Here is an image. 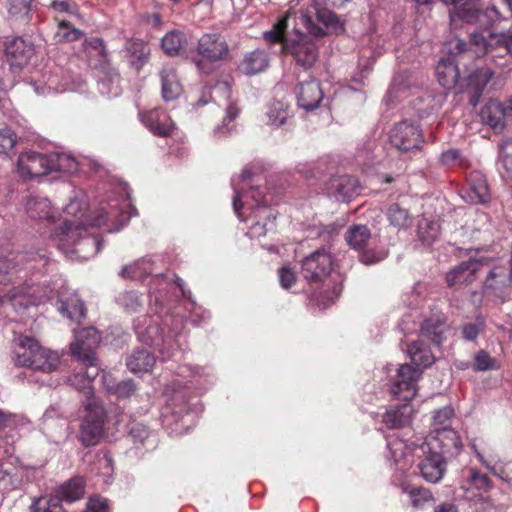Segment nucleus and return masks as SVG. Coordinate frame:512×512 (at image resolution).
<instances>
[{
  "label": "nucleus",
  "instance_id": "f257e3e1",
  "mask_svg": "<svg viewBox=\"0 0 512 512\" xmlns=\"http://www.w3.org/2000/svg\"><path fill=\"white\" fill-rule=\"evenodd\" d=\"M121 198L110 199L102 203L93 216L86 215L87 195L82 190L75 191L74 196L64 208V220L56 229L53 240L59 249L70 259L81 261L94 257L102 248L99 237L79 239L88 227H107L108 232L122 229L137 210L129 200L128 192L123 186L119 187Z\"/></svg>",
  "mask_w": 512,
  "mask_h": 512
},
{
  "label": "nucleus",
  "instance_id": "f03ea898",
  "mask_svg": "<svg viewBox=\"0 0 512 512\" xmlns=\"http://www.w3.org/2000/svg\"><path fill=\"white\" fill-rule=\"evenodd\" d=\"M289 16L290 14L287 13L281 17L271 30L263 33V37L268 43H280L284 56L290 57L295 65L303 70H309L319 58L320 38L325 36V32L322 27L314 23L311 16L302 13L299 20L308 33L298 29L289 33L287 32Z\"/></svg>",
  "mask_w": 512,
  "mask_h": 512
},
{
  "label": "nucleus",
  "instance_id": "7ed1b4c3",
  "mask_svg": "<svg viewBox=\"0 0 512 512\" xmlns=\"http://www.w3.org/2000/svg\"><path fill=\"white\" fill-rule=\"evenodd\" d=\"M149 306H151L149 304ZM150 310L152 316L144 315L134 321V330L140 342L155 347L161 354L163 361L176 359L180 354L179 337L183 327V320L171 314L161 316L163 311L162 300L156 304L152 301Z\"/></svg>",
  "mask_w": 512,
  "mask_h": 512
},
{
  "label": "nucleus",
  "instance_id": "20e7f679",
  "mask_svg": "<svg viewBox=\"0 0 512 512\" xmlns=\"http://www.w3.org/2000/svg\"><path fill=\"white\" fill-rule=\"evenodd\" d=\"M251 178V171L248 168L242 170L238 176L231 178L233 187V210L239 220L253 222L249 228L248 235L251 238H260L275 228L276 214L269 207V201L259 187H251L249 192H244L241 184Z\"/></svg>",
  "mask_w": 512,
  "mask_h": 512
},
{
  "label": "nucleus",
  "instance_id": "39448f33",
  "mask_svg": "<svg viewBox=\"0 0 512 512\" xmlns=\"http://www.w3.org/2000/svg\"><path fill=\"white\" fill-rule=\"evenodd\" d=\"M389 461H392L396 468L403 474L412 465V459L418 460L417 467L422 478L436 484L440 482L446 472V460L438 450L435 449L427 440L420 443L413 441L407 444L399 438H393L387 441Z\"/></svg>",
  "mask_w": 512,
  "mask_h": 512
},
{
  "label": "nucleus",
  "instance_id": "423d86ee",
  "mask_svg": "<svg viewBox=\"0 0 512 512\" xmlns=\"http://www.w3.org/2000/svg\"><path fill=\"white\" fill-rule=\"evenodd\" d=\"M13 361L19 367L50 373L58 369L60 355L43 347L33 337L19 335L14 338Z\"/></svg>",
  "mask_w": 512,
  "mask_h": 512
},
{
  "label": "nucleus",
  "instance_id": "0eeeda50",
  "mask_svg": "<svg viewBox=\"0 0 512 512\" xmlns=\"http://www.w3.org/2000/svg\"><path fill=\"white\" fill-rule=\"evenodd\" d=\"M84 50L87 54L89 65L99 73V92L108 97L118 96L120 94V77L117 71L110 66L103 39L99 37L86 39Z\"/></svg>",
  "mask_w": 512,
  "mask_h": 512
},
{
  "label": "nucleus",
  "instance_id": "6e6552de",
  "mask_svg": "<svg viewBox=\"0 0 512 512\" xmlns=\"http://www.w3.org/2000/svg\"><path fill=\"white\" fill-rule=\"evenodd\" d=\"M196 53L191 62L200 74L210 75L216 70V64L229 58L230 48L222 34L210 32L198 39Z\"/></svg>",
  "mask_w": 512,
  "mask_h": 512
},
{
  "label": "nucleus",
  "instance_id": "1a4fd4ad",
  "mask_svg": "<svg viewBox=\"0 0 512 512\" xmlns=\"http://www.w3.org/2000/svg\"><path fill=\"white\" fill-rule=\"evenodd\" d=\"M442 1L446 5L453 6L449 11L451 23L461 19L466 23L478 25L480 28H488L502 17L495 4L483 9L480 0Z\"/></svg>",
  "mask_w": 512,
  "mask_h": 512
},
{
  "label": "nucleus",
  "instance_id": "9d476101",
  "mask_svg": "<svg viewBox=\"0 0 512 512\" xmlns=\"http://www.w3.org/2000/svg\"><path fill=\"white\" fill-rule=\"evenodd\" d=\"M156 261L152 257H143L130 265L124 266L120 275L123 278H131L144 281L149 279V298L150 305L152 301L157 304L162 298V292L171 285L162 273L156 272Z\"/></svg>",
  "mask_w": 512,
  "mask_h": 512
},
{
  "label": "nucleus",
  "instance_id": "9b49d317",
  "mask_svg": "<svg viewBox=\"0 0 512 512\" xmlns=\"http://www.w3.org/2000/svg\"><path fill=\"white\" fill-rule=\"evenodd\" d=\"M492 487L489 477L478 469L466 467L461 471L459 488L467 501L487 507L493 506L489 496Z\"/></svg>",
  "mask_w": 512,
  "mask_h": 512
},
{
  "label": "nucleus",
  "instance_id": "f8f14e48",
  "mask_svg": "<svg viewBox=\"0 0 512 512\" xmlns=\"http://www.w3.org/2000/svg\"><path fill=\"white\" fill-rule=\"evenodd\" d=\"M86 416L83 418L79 431V441L85 447L97 445L104 435L106 412L98 400L84 402Z\"/></svg>",
  "mask_w": 512,
  "mask_h": 512
},
{
  "label": "nucleus",
  "instance_id": "ddd939ff",
  "mask_svg": "<svg viewBox=\"0 0 512 512\" xmlns=\"http://www.w3.org/2000/svg\"><path fill=\"white\" fill-rule=\"evenodd\" d=\"M395 371L396 374L388 384V392L394 399L409 402L416 395V384L422 375V370L405 363L401 364Z\"/></svg>",
  "mask_w": 512,
  "mask_h": 512
},
{
  "label": "nucleus",
  "instance_id": "4468645a",
  "mask_svg": "<svg viewBox=\"0 0 512 512\" xmlns=\"http://www.w3.org/2000/svg\"><path fill=\"white\" fill-rule=\"evenodd\" d=\"M389 139L400 151L419 150L424 142L420 126L408 120L396 123L389 133Z\"/></svg>",
  "mask_w": 512,
  "mask_h": 512
},
{
  "label": "nucleus",
  "instance_id": "2eb2a0df",
  "mask_svg": "<svg viewBox=\"0 0 512 512\" xmlns=\"http://www.w3.org/2000/svg\"><path fill=\"white\" fill-rule=\"evenodd\" d=\"M332 268V257L325 248H322L302 260L300 273L306 281L318 283L331 274Z\"/></svg>",
  "mask_w": 512,
  "mask_h": 512
},
{
  "label": "nucleus",
  "instance_id": "dca6fc26",
  "mask_svg": "<svg viewBox=\"0 0 512 512\" xmlns=\"http://www.w3.org/2000/svg\"><path fill=\"white\" fill-rule=\"evenodd\" d=\"M101 341L98 331L94 327H87L75 332V340L70 345L73 356L77 357L85 366L95 363L94 350Z\"/></svg>",
  "mask_w": 512,
  "mask_h": 512
},
{
  "label": "nucleus",
  "instance_id": "f3484780",
  "mask_svg": "<svg viewBox=\"0 0 512 512\" xmlns=\"http://www.w3.org/2000/svg\"><path fill=\"white\" fill-rule=\"evenodd\" d=\"M139 119L153 135L158 137H171L177 130L172 118L162 108L139 112Z\"/></svg>",
  "mask_w": 512,
  "mask_h": 512
},
{
  "label": "nucleus",
  "instance_id": "a211bd4d",
  "mask_svg": "<svg viewBox=\"0 0 512 512\" xmlns=\"http://www.w3.org/2000/svg\"><path fill=\"white\" fill-rule=\"evenodd\" d=\"M49 164V154L28 151L19 156L17 171L22 178L32 179L51 173Z\"/></svg>",
  "mask_w": 512,
  "mask_h": 512
},
{
  "label": "nucleus",
  "instance_id": "6ab92c4d",
  "mask_svg": "<svg viewBox=\"0 0 512 512\" xmlns=\"http://www.w3.org/2000/svg\"><path fill=\"white\" fill-rule=\"evenodd\" d=\"M5 55L11 69H21L34 55V44L29 39L14 37L6 44Z\"/></svg>",
  "mask_w": 512,
  "mask_h": 512
},
{
  "label": "nucleus",
  "instance_id": "aec40b11",
  "mask_svg": "<svg viewBox=\"0 0 512 512\" xmlns=\"http://www.w3.org/2000/svg\"><path fill=\"white\" fill-rule=\"evenodd\" d=\"M326 190L328 195L337 201L349 202L359 194V184L353 176L336 175L327 182Z\"/></svg>",
  "mask_w": 512,
  "mask_h": 512
},
{
  "label": "nucleus",
  "instance_id": "412c9836",
  "mask_svg": "<svg viewBox=\"0 0 512 512\" xmlns=\"http://www.w3.org/2000/svg\"><path fill=\"white\" fill-rule=\"evenodd\" d=\"M215 99L223 97L226 104V114L221 125L214 130L215 135L222 137L230 134L234 125L231 123L237 118L239 109L231 101V87L228 82H219L214 86Z\"/></svg>",
  "mask_w": 512,
  "mask_h": 512
},
{
  "label": "nucleus",
  "instance_id": "4be33fe9",
  "mask_svg": "<svg viewBox=\"0 0 512 512\" xmlns=\"http://www.w3.org/2000/svg\"><path fill=\"white\" fill-rule=\"evenodd\" d=\"M448 330L447 317L440 311H432L420 326V333L423 337L431 340L434 344L440 345L445 340V333Z\"/></svg>",
  "mask_w": 512,
  "mask_h": 512
},
{
  "label": "nucleus",
  "instance_id": "5701e85b",
  "mask_svg": "<svg viewBox=\"0 0 512 512\" xmlns=\"http://www.w3.org/2000/svg\"><path fill=\"white\" fill-rule=\"evenodd\" d=\"M493 76L494 71L489 67L477 68L468 75L465 91L469 96V103L473 107L479 103L488 82Z\"/></svg>",
  "mask_w": 512,
  "mask_h": 512
},
{
  "label": "nucleus",
  "instance_id": "b1692460",
  "mask_svg": "<svg viewBox=\"0 0 512 512\" xmlns=\"http://www.w3.org/2000/svg\"><path fill=\"white\" fill-rule=\"evenodd\" d=\"M298 106L306 111H313L319 107L324 94L318 81L315 79L302 82L296 90Z\"/></svg>",
  "mask_w": 512,
  "mask_h": 512
},
{
  "label": "nucleus",
  "instance_id": "393cba45",
  "mask_svg": "<svg viewBox=\"0 0 512 512\" xmlns=\"http://www.w3.org/2000/svg\"><path fill=\"white\" fill-rule=\"evenodd\" d=\"M465 201L471 204H486L491 195L485 175L480 171H472L468 178V188L463 195Z\"/></svg>",
  "mask_w": 512,
  "mask_h": 512
},
{
  "label": "nucleus",
  "instance_id": "a878e982",
  "mask_svg": "<svg viewBox=\"0 0 512 512\" xmlns=\"http://www.w3.org/2000/svg\"><path fill=\"white\" fill-rule=\"evenodd\" d=\"M485 263V258L463 261L447 273L446 282L448 286L452 287L460 284L471 283L475 278V273Z\"/></svg>",
  "mask_w": 512,
  "mask_h": 512
},
{
  "label": "nucleus",
  "instance_id": "bb28decb",
  "mask_svg": "<svg viewBox=\"0 0 512 512\" xmlns=\"http://www.w3.org/2000/svg\"><path fill=\"white\" fill-rule=\"evenodd\" d=\"M481 122L494 131L501 132L506 127L503 103L496 98L488 99L479 111Z\"/></svg>",
  "mask_w": 512,
  "mask_h": 512
},
{
  "label": "nucleus",
  "instance_id": "cd10ccee",
  "mask_svg": "<svg viewBox=\"0 0 512 512\" xmlns=\"http://www.w3.org/2000/svg\"><path fill=\"white\" fill-rule=\"evenodd\" d=\"M436 434L433 439L427 441L444 457L453 456L460 452L462 444L454 429L433 430Z\"/></svg>",
  "mask_w": 512,
  "mask_h": 512
},
{
  "label": "nucleus",
  "instance_id": "c85d7f7f",
  "mask_svg": "<svg viewBox=\"0 0 512 512\" xmlns=\"http://www.w3.org/2000/svg\"><path fill=\"white\" fill-rule=\"evenodd\" d=\"M32 86L38 95L48 96L59 92H64L68 89L65 83L60 81L57 71L45 70L39 76L32 79Z\"/></svg>",
  "mask_w": 512,
  "mask_h": 512
},
{
  "label": "nucleus",
  "instance_id": "c756f323",
  "mask_svg": "<svg viewBox=\"0 0 512 512\" xmlns=\"http://www.w3.org/2000/svg\"><path fill=\"white\" fill-rule=\"evenodd\" d=\"M496 38L497 34L490 33L488 37H485L482 33L474 32L471 34L470 45L475 47L477 56L489 55L496 66L505 67L506 63L501 61L502 55L496 53Z\"/></svg>",
  "mask_w": 512,
  "mask_h": 512
},
{
  "label": "nucleus",
  "instance_id": "7c9ffc66",
  "mask_svg": "<svg viewBox=\"0 0 512 512\" xmlns=\"http://www.w3.org/2000/svg\"><path fill=\"white\" fill-rule=\"evenodd\" d=\"M269 63V53L264 49H255L244 55L239 69L243 74L252 76L265 71Z\"/></svg>",
  "mask_w": 512,
  "mask_h": 512
},
{
  "label": "nucleus",
  "instance_id": "2f4dec72",
  "mask_svg": "<svg viewBox=\"0 0 512 512\" xmlns=\"http://www.w3.org/2000/svg\"><path fill=\"white\" fill-rule=\"evenodd\" d=\"M392 482L400 487L402 493L408 495L411 505L416 509H422L427 503L434 501L432 492L427 488L413 486L404 480H398L397 475L393 477Z\"/></svg>",
  "mask_w": 512,
  "mask_h": 512
},
{
  "label": "nucleus",
  "instance_id": "473e14b6",
  "mask_svg": "<svg viewBox=\"0 0 512 512\" xmlns=\"http://www.w3.org/2000/svg\"><path fill=\"white\" fill-rule=\"evenodd\" d=\"M458 60L455 57L449 56L440 59L436 65V76L438 82L445 89L453 88L459 81L460 73L457 65Z\"/></svg>",
  "mask_w": 512,
  "mask_h": 512
},
{
  "label": "nucleus",
  "instance_id": "72a5a7b5",
  "mask_svg": "<svg viewBox=\"0 0 512 512\" xmlns=\"http://www.w3.org/2000/svg\"><path fill=\"white\" fill-rule=\"evenodd\" d=\"M98 373L99 369L95 363H93V366H86L85 372L75 373L69 378V383L71 386L81 391L85 395L86 399L83 401V403L97 400L94 397L92 382L97 377Z\"/></svg>",
  "mask_w": 512,
  "mask_h": 512
},
{
  "label": "nucleus",
  "instance_id": "f704fd0d",
  "mask_svg": "<svg viewBox=\"0 0 512 512\" xmlns=\"http://www.w3.org/2000/svg\"><path fill=\"white\" fill-rule=\"evenodd\" d=\"M510 284H512L510 273L507 275L503 267H495L489 272L484 282V291L503 297Z\"/></svg>",
  "mask_w": 512,
  "mask_h": 512
},
{
  "label": "nucleus",
  "instance_id": "c9c22d12",
  "mask_svg": "<svg viewBox=\"0 0 512 512\" xmlns=\"http://www.w3.org/2000/svg\"><path fill=\"white\" fill-rule=\"evenodd\" d=\"M162 84V97L165 101H172L178 98L182 92L176 70L171 66H165L160 72Z\"/></svg>",
  "mask_w": 512,
  "mask_h": 512
},
{
  "label": "nucleus",
  "instance_id": "e433bc0d",
  "mask_svg": "<svg viewBox=\"0 0 512 512\" xmlns=\"http://www.w3.org/2000/svg\"><path fill=\"white\" fill-rule=\"evenodd\" d=\"M58 311L62 316L74 322H79L86 315V307L77 294L59 299Z\"/></svg>",
  "mask_w": 512,
  "mask_h": 512
},
{
  "label": "nucleus",
  "instance_id": "4c0bfd02",
  "mask_svg": "<svg viewBox=\"0 0 512 512\" xmlns=\"http://www.w3.org/2000/svg\"><path fill=\"white\" fill-rule=\"evenodd\" d=\"M25 211L32 219H51L53 217L50 200L41 195H30L25 202Z\"/></svg>",
  "mask_w": 512,
  "mask_h": 512
},
{
  "label": "nucleus",
  "instance_id": "58836bf2",
  "mask_svg": "<svg viewBox=\"0 0 512 512\" xmlns=\"http://www.w3.org/2000/svg\"><path fill=\"white\" fill-rule=\"evenodd\" d=\"M165 395L172 414L179 416L183 411L187 412V398L181 380L177 379L172 384L168 385L165 389Z\"/></svg>",
  "mask_w": 512,
  "mask_h": 512
},
{
  "label": "nucleus",
  "instance_id": "ea45409f",
  "mask_svg": "<svg viewBox=\"0 0 512 512\" xmlns=\"http://www.w3.org/2000/svg\"><path fill=\"white\" fill-rule=\"evenodd\" d=\"M412 409L409 405L390 406L382 415V423L388 429H399L410 422Z\"/></svg>",
  "mask_w": 512,
  "mask_h": 512
},
{
  "label": "nucleus",
  "instance_id": "a19ab883",
  "mask_svg": "<svg viewBox=\"0 0 512 512\" xmlns=\"http://www.w3.org/2000/svg\"><path fill=\"white\" fill-rule=\"evenodd\" d=\"M163 51L169 56H179L188 47V39L184 32L172 30L166 33L161 40Z\"/></svg>",
  "mask_w": 512,
  "mask_h": 512
},
{
  "label": "nucleus",
  "instance_id": "79ce46f5",
  "mask_svg": "<svg viewBox=\"0 0 512 512\" xmlns=\"http://www.w3.org/2000/svg\"><path fill=\"white\" fill-rule=\"evenodd\" d=\"M407 352L415 368H420L421 370L429 367L435 361L430 348L422 340L412 342L408 346Z\"/></svg>",
  "mask_w": 512,
  "mask_h": 512
},
{
  "label": "nucleus",
  "instance_id": "37998d69",
  "mask_svg": "<svg viewBox=\"0 0 512 512\" xmlns=\"http://www.w3.org/2000/svg\"><path fill=\"white\" fill-rule=\"evenodd\" d=\"M51 172L74 174L79 170L78 160L70 153L52 152L49 154Z\"/></svg>",
  "mask_w": 512,
  "mask_h": 512
},
{
  "label": "nucleus",
  "instance_id": "c03bdc74",
  "mask_svg": "<svg viewBox=\"0 0 512 512\" xmlns=\"http://www.w3.org/2000/svg\"><path fill=\"white\" fill-rule=\"evenodd\" d=\"M155 364V357L146 349H136L128 357L126 365L132 373H146Z\"/></svg>",
  "mask_w": 512,
  "mask_h": 512
},
{
  "label": "nucleus",
  "instance_id": "a18cd8bd",
  "mask_svg": "<svg viewBox=\"0 0 512 512\" xmlns=\"http://www.w3.org/2000/svg\"><path fill=\"white\" fill-rule=\"evenodd\" d=\"M177 284L182 291V294L185 298L184 308L189 312V320L194 326L202 325L206 320L210 318V314L208 311L204 310L201 306L197 305L191 299V292H186L183 288V281L180 278H177Z\"/></svg>",
  "mask_w": 512,
  "mask_h": 512
},
{
  "label": "nucleus",
  "instance_id": "49530a36",
  "mask_svg": "<svg viewBox=\"0 0 512 512\" xmlns=\"http://www.w3.org/2000/svg\"><path fill=\"white\" fill-rule=\"evenodd\" d=\"M102 383L109 394L120 399L129 398L136 391V384L132 380L116 382L110 375H103Z\"/></svg>",
  "mask_w": 512,
  "mask_h": 512
},
{
  "label": "nucleus",
  "instance_id": "de8ad7c7",
  "mask_svg": "<svg viewBox=\"0 0 512 512\" xmlns=\"http://www.w3.org/2000/svg\"><path fill=\"white\" fill-rule=\"evenodd\" d=\"M61 501L72 503L81 499L84 495V481L76 477L61 485L56 494Z\"/></svg>",
  "mask_w": 512,
  "mask_h": 512
},
{
  "label": "nucleus",
  "instance_id": "09e8293b",
  "mask_svg": "<svg viewBox=\"0 0 512 512\" xmlns=\"http://www.w3.org/2000/svg\"><path fill=\"white\" fill-rule=\"evenodd\" d=\"M126 50L131 57V64L136 69H139L144 64L150 52L147 44L140 39L128 40L126 42Z\"/></svg>",
  "mask_w": 512,
  "mask_h": 512
},
{
  "label": "nucleus",
  "instance_id": "8fccbe9b",
  "mask_svg": "<svg viewBox=\"0 0 512 512\" xmlns=\"http://www.w3.org/2000/svg\"><path fill=\"white\" fill-rule=\"evenodd\" d=\"M371 238L370 230L365 225H354L345 235L346 242L355 250H361Z\"/></svg>",
  "mask_w": 512,
  "mask_h": 512
},
{
  "label": "nucleus",
  "instance_id": "3c124183",
  "mask_svg": "<svg viewBox=\"0 0 512 512\" xmlns=\"http://www.w3.org/2000/svg\"><path fill=\"white\" fill-rule=\"evenodd\" d=\"M417 234L426 245H431L440 235V225L437 221L423 217L418 222Z\"/></svg>",
  "mask_w": 512,
  "mask_h": 512
},
{
  "label": "nucleus",
  "instance_id": "603ef678",
  "mask_svg": "<svg viewBox=\"0 0 512 512\" xmlns=\"http://www.w3.org/2000/svg\"><path fill=\"white\" fill-rule=\"evenodd\" d=\"M30 509L32 512H65L62 501L57 495L34 498Z\"/></svg>",
  "mask_w": 512,
  "mask_h": 512
},
{
  "label": "nucleus",
  "instance_id": "864d4df0",
  "mask_svg": "<svg viewBox=\"0 0 512 512\" xmlns=\"http://www.w3.org/2000/svg\"><path fill=\"white\" fill-rule=\"evenodd\" d=\"M317 20L324 26L325 35L328 33L341 34L344 32V25L338 16L328 9H319L316 13Z\"/></svg>",
  "mask_w": 512,
  "mask_h": 512
},
{
  "label": "nucleus",
  "instance_id": "5fc2aeb1",
  "mask_svg": "<svg viewBox=\"0 0 512 512\" xmlns=\"http://www.w3.org/2000/svg\"><path fill=\"white\" fill-rule=\"evenodd\" d=\"M387 219L390 225L398 229H406L412 224V217L407 209L402 208L399 204H392L387 210Z\"/></svg>",
  "mask_w": 512,
  "mask_h": 512
},
{
  "label": "nucleus",
  "instance_id": "6e6d98bb",
  "mask_svg": "<svg viewBox=\"0 0 512 512\" xmlns=\"http://www.w3.org/2000/svg\"><path fill=\"white\" fill-rule=\"evenodd\" d=\"M470 447L474 451L478 461L487 468L493 475H495L497 478L502 480L503 482L507 483L512 488V471H509L505 468H497L496 466L492 465L490 461H488L483 453L477 448L475 442L470 443Z\"/></svg>",
  "mask_w": 512,
  "mask_h": 512
},
{
  "label": "nucleus",
  "instance_id": "4d7b16f0",
  "mask_svg": "<svg viewBox=\"0 0 512 512\" xmlns=\"http://www.w3.org/2000/svg\"><path fill=\"white\" fill-rule=\"evenodd\" d=\"M268 123L273 127H280L289 118L288 107L281 101H274L270 104L268 112Z\"/></svg>",
  "mask_w": 512,
  "mask_h": 512
},
{
  "label": "nucleus",
  "instance_id": "13d9d810",
  "mask_svg": "<svg viewBox=\"0 0 512 512\" xmlns=\"http://www.w3.org/2000/svg\"><path fill=\"white\" fill-rule=\"evenodd\" d=\"M486 321L483 316L478 315L473 321L464 323L461 327L462 338L466 341H474L485 331Z\"/></svg>",
  "mask_w": 512,
  "mask_h": 512
},
{
  "label": "nucleus",
  "instance_id": "bf43d9fd",
  "mask_svg": "<svg viewBox=\"0 0 512 512\" xmlns=\"http://www.w3.org/2000/svg\"><path fill=\"white\" fill-rule=\"evenodd\" d=\"M117 303L124 308L125 311L133 313L143 304V298L135 291H125L118 295Z\"/></svg>",
  "mask_w": 512,
  "mask_h": 512
},
{
  "label": "nucleus",
  "instance_id": "052dcab7",
  "mask_svg": "<svg viewBox=\"0 0 512 512\" xmlns=\"http://www.w3.org/2000/svg\"><path fill=\"white\" fill-rule=\"evenodd\" d=\"M411 83L404 74H397L393 78L392 85L386 95L387 100L403 99L406 90L410 89Z\"/></svg>",
  "mask_w": 512,
  "mask_h": 512
},
{
  "label": "nucleus",
  "instance_id": "680f3d73",
  "mask_svg": "<svg viewBox=\"0 0 512 512\" xmlns=\"http://www.w3.org/2000/svg\"><path fill=\"white\" fill-rule=\"evenodd\" d=\"M30 421L21 415H16L12 413H7L0 410V429L4 428H15L22 429L25 427H30Z\"/></svg>",
  "mask_w": 512,
  "mask_h": 512
},
{
  "label": "nucleus",
  "instance_id": "e2e57ef3",
  "mask_svg": "<svg viewBox=\"0 0 512 512\" xmlns=\"http://www.w3.org/2000/svg\"><path fill=\"white\" fill-rule=\"evenodd\" d=\"M454 416V410L450 406H445L433 415V430L451 429V421Z\"/></svg>",
  "mask_w": 512,
  "mask_h": 512
},
{
  "label": "nucleus",
  "instance_id": "0e129e2a",
  "mask_svg": "<svg viewBox=\"0 0 512 512\" xmlns=\"http://www.w3.org/2000/svg\"><path fill=\"white\" fill-rule=\"evenodd\" d=\"M82 31L75 28L72 24L65 20H61L58 24L56 37L59 41L71 42L81 38Z\"/></svg>",
  "mask_w": 512,
  "mask_h": 512
},
{
  "label": "nucleus",
  "instance_id": "69168bd1",
  "mask_svg": "<svg viewBox=\"0 0 512 512\" xmlns=\"http://www.w3.org/2000/svg\"><path fill=\"white\" fill-rule=\"evenodd\" d=\"M499 163L512 176V139H504L499 145Z\"/></svg>",
  "mask_w": 512,
  "mask_h": 512
},
{
  "label": "nucleus",
  "instance_id": "338daca9",
  "mask_svg": "<svg viewBox=\"0 0 512 512\" xmlns=\"http://www.w3.org/2000/svg\"><path fill=\"white\" fill-rule=\"evenodd\" d=\"M439 161L442 165L448 167L466 165L465 157L462 155L461 151L456 148H450L443 151L440 155Z\"/></svg>",
  "mask_w": 512,
  "mask_h": 512
},
{
  "label": "nucleus",
  "instance_id": "774afa93",
  "mask_svg": "<svg viewBox=\"0 0 512 512\" xmlns=\"http://www.w3.org/2000/svg\"><path fill=\"white\" fill-rule=\"evenodd\" d=\"M32 0H9V14L16 19L29 16Z\"/></svg>",
  "mask_w": 512,
  "mask_h": 512
}]
</instances>
